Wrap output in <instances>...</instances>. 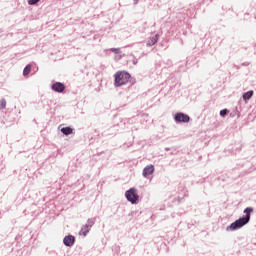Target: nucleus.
Segmentation results:
<instances>
[{
  "mask_svg": "<svg viewBox=\"0 0 256 256\" xmlns=\"http://www.w3.org/2000/svg\"><path fill=\"white\" fill-rule=\"evenodd\" d=\"M157 41H159V35H155L154 37H151L147 42V46L153 47V45H155V43H157Z\"/></svg>",
  "mask_w": 256,
  "mask_h": 256,
  "instance_id": "8",
  "label": "nucleus"
},
{
  "mask_svg": "<svg viewBox=\"0 0 256 256\" xmlns=\"http://www.w3.org/2000/svg\"><path fill=\"white\" fill-rule=\"evenodd\" d=\"M125 197L127 201L132 203V205H137V202L139 201V193H137V189L131 188L125 193Z\"/></svg>",
  "mask_w": 256,
  "mask_h": 256,
  "instance_id": "3",
  "label": "nucleus"
},
{
  "mask_svg": "<svg viewBox=\"0 0 256 256\" xmlns=\"http://www.w3.org/2000/svg\"><path fill=\"white\" fill-rule=\"evenodd\" d=\"M129 79H131V75L127 72H117L115 74V85L116 87H121L122 85H126L129 83Z\"/></svg>",
  "mask_w": 256,
  "mask_h": 256,
  "instance_id": "2",
  "label": "nucleus"
},
{
  "mask_svg": "<svg viewBox=\"0 0 256 256\" xmlns=\"http://www.w3.org/2000/svg\"><path fill=\"white\" fill-rule=\"evenodd\" d=\"M154 171H155V166H153V165H148V166H146V167L143 169L142 175H143V177H149V175H153Z\"/></svg>",
  "mask_w": 256,
  "mask_h": 256,
  "instance_id": "6",
  "label": "nucleus"
},
{
  "mask_svg": "<svg viewBox=\"0 0 256 256\" xmlns=\"http://www.w3.org/2000/svg\"><path fill=\"white\" fill-rule=\"evenodd\" d=\"M64 245H66V247H73V245L75 244V237L74 236H66L63 240Z\"/></svg>",
  "mask_w": 256,
  "mask_h": 256,
  "instance_id": "7",
  "label": "nucleus"
},
{
  "mask_svg": "<svg viewBox=\"0 0 256 256\" xmlns=\"http://www.w3.org/2000/svg\"><path fill=\"white\" fill-rule=\"evenodd\" d=\"M39 1H41V0H28V4L29 5H37V3H39Z\"/></svg>",
  "mask_w": 256,
  "mask_h": 256,
  "instance_id": "15",
  "label": "nucleus"
},
{
  "mask_svg": "<svg viewBox=\"0 0 256 256\" xmlns=\"http://www.w3.org/2000/svg\"><path fill=\"white\" fill-rule=\"evenodd\" d=\"M52 90L56 93H63L65 91V85L61 82H56L52 85Z\"/></svg>",
  "mask_w": 256,
  "mask_h": 256,
  "instance_id": "5",
  "label": "nucleus"
},
{
  "mask_svg": "<svg viewBox=\"0 0 256 256\" xmlns=\"http://www.w3.org/2000/svg\"><path fill=\"white\" fill-rule=\"evenodd\" d=\"M31 73V65H27L25 68H24V71H23V75L25 77H27V75H29Z\"/></svg>",
  "mask_w": 256,
  "mask_h": 256,
  "instance_id": "12",
  "label": "nucleus"
},
{
  "mask_svg": "<svg viewBox=\"0 0 256 256\" xmlns=\"http://www.w3.org/2000/svg\"><path fill=\"white\" fill-rule=\"evenodd\" d=\"M5 107H7V101H5V99H1L0 100V110L5 109Z\"/></svg>",
  "mask_w": 256,
  "mask_h": 256,
  "instance_id": "13",
  "label": "nucleus"
},
{
  "mask_svg": "<svg viewBox=\"0 0 256 256\" xmlns=\"http://www.w3.org/2000/svg\"><path fill=\"white\" fill-rule=\"evenodd\" d=\"M251 97H253V90H250L243 94L244 101H249V99H251Z\"/></svg>",
  "mask_w": 256,
  "mask_h": 256,
  "instance_id": "11",
  "label": "nucleus"
},
{
  "mask_svg": "<svg viewBox=\"0 0 256 256\" xmlns=\"http://www.w3.org/2000/svg\"><path fill=\"white\" fill-rule=\"evenodd\" d=\"M174 119L177 123H189V121H190L189 115L181 113V112L177 113L174 116Z\"/></svg>",
  "mask_w": 256,
  "mask_h": 256,
  "instance_id": "4",
  "label": "nucleus"
},
{
  "mask_svg": "<svg viewBox=\"0 0 256 256\" xmlns=\"http://www.w3.org/2000/svg\"><path fill=\"white\" fill-rule=\"evenodd\" d=\"M227 113H228L227 109H223L220 111L221 117H225V115H227Z\"/></svg>",
  "mask_w": 256,
  "mask_h": 256,
  "instance_id": "16",
  "label": "nucleus"
},
{
  "mask_svg": "<svg viewBox=\"0 0 256 256\" xmlns=\"http://www.w3.org/2000/svg\"><path fill=\"white\" fill-rule=\"evenodd\" d=\"M110 51L112 53H115L116 55H119V53H121V49H119V48H111Z\"/></svg>",
  "mask_w": 256,
  "mask_h": 256,
  "instance_id": "14",
  "label": "nucleus"
},
{
  "mask_svg": "<svg viewBox=\"0 0 256 256\" xmlns=\"http://www.w3.org/2000/svg\"><path fill=\"white\" fill-rule=\"evenodd\" d=\"M63 135H71L73 133V129L71 127H64L61 129Z\"/></svg>",
  "mask_w": 256,
  "mask_h": 256,
  "instance_id": "10",
  "label": "nucleus"
},
{
  "mask_svg": "<svg viewBox=\"0 0 256 256\" xmlns=\"http://www.w3.org/2000/svg\"><path fill=\"white\" fill-rule=\"evenodd\" d=\"M245 216L233 222L228 228L227 231H237V229H241V227H245L247 223L251 220V213H253V208L247 207L244 210Z\"/></svg>",
  "mask_w": 256,
  "mask_h": 256,
  "instance_id": "1",
  "label": "nucleus"
},
{
  "mask_svg": "<svg viewBox=\"0 0 256 256\" xmlns=\"http://www.w3.org/2000/svg\"><path fill=\"white\" fill-rule=\"evenodd\" d=\"M87 233H89V225H84L79 232V235H82L83 237L87 236Z\"/></svg>",
  "mask_w": 256,
  "mask_h": 256,
  "instance_id": "9",
  "label": "nucleus"
}]
</instances>
